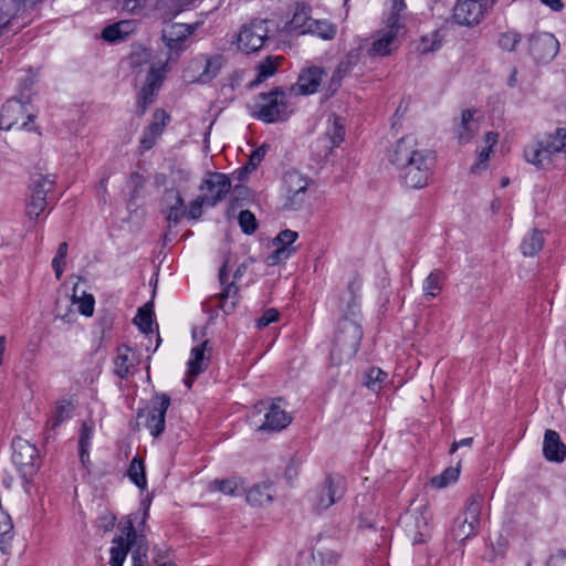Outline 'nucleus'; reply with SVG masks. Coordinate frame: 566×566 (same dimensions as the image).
Instances as JSON below:
<instances>
[{
  "mask_svg": "<svg viewBox=\"0 0 566 566\" xmlns=\"http://www.w3.org/2000/svg\"><path fill=\"white\" fill-rule=\"evenodd\" d=\"M390 161L400 172L402 182L412 189L428 186L436 164L432 151L419 147L412 135L397 140L390 154Z\"/></svg>",
  "mask_w": 566,
  "mask_h": 566,
  "instance_id": "f257e3e1",
  "label": "nucleus"
},
{
  "mask_svg": "<svg viewBox=\"0 0 566 566\" xmlns=\"http://www.w3.org/2000/svg\"><path fill=\"white\" fill-rule=\"evenodd\" d=\"M557 154L566 155V129L557 128L554 133L531 140L523 151L524 159L538 169L553 164Z\"/></svg>",
  "mask_w": 566,
  "mask_h": 566,
  "instance_id": "f03ea898",
  "label": "nucleus"
},
{
  "mask_svg": "<svg viewBox=\"0 0 566 566\" xmlns=\"http://www.w3.org/2000/svg\"><path fill=\"white\" fill-rule=\"evenodd\" d=\"M292 112L286 93L276 87L268 93L259 94L251 114L264 123H275L287 119Z\"/></svg>",
  "mask_w": 566,
  "mask_h": 566,
  "instance_id": "7ed1b4c3",
  "label": "nucleus"
},
{
  "mask_svg": "<svg viewBox=\"0 0 566 566\" xmlns=\"http://www.w3.org/2000/svg\"><path fill=\"white\" fill-rule=\"evenodd\" d=\"M483 502L484 497L479 493L468 499L463 511L455 517L453 523L452 536L454 539L463 542L478 534Z\"/></svg>",
  "mask_w": 566,
  "mask_h": 566,
  "instance_id": "20e7f679",
  "label": "nucleus"
},
{
  "mask_svg": "<svg viewBox=\"0 0 566 566\" xmlns=\"http://www.w3.org/2000/svg\"><path fill=\"white\" fill-rule=\"evenodd\" d=\"M402 25L398 23L397 14L389 15L386 27L377 31L373 36V42L367 50L370 56H386L391 54L400 45L399 33Z\"/></svg>",
  "mask_w": 566,
  "mask_h": 566,
  "instance_id": "39448f33",
  "label": "nucleus"
},
{
  "mask_svg": "<svg viewBox=\"0 0 566 566\" xmlns=\"http://www.w3.org/2000/svg\"><path fill=\"white\" fill-rule=\"evenodd\" d=\"M496 0H458L453 8V20L459 25L474 27L482 22Z\"/></svg>",
  "mask_w": 566,
  "mask_h": 566,
  "instance_id": "423d86ee",
  "label": "nucleus"
},
{
  "mask_svg": "<svg viewBox=\"0 0 566 566\" xmlns=\"http://www.w3.org/2000/svg\"><path fill=\"white\" fill-rule=\"evenodd\" d=\"M346 479L340 474H329L317 488L313 502L316 510H326L340 501L346 493Z\"/></svg>",
  "mask_w": 566,
  "mask_h": 566,
  "instance_id": "0eeeda50",
  "label": "nucleus"
},
{
  "mask_svg": "<svg viewBox=\"0 0 566 566\" xmlns=\"http://www.w3.org/2000/svg\"><path fill=\"white\" fill-rule=\"evenodd\" d=\"M12 461L22 476H32L39 467V451L34 444L22 438L12 441Z\"/></svg>",
  "mask_w": 566,
  "mask_h": 566,
  "instance_id": "6e6552de",
  "label": "nucleus"
},
{
  "mask_svg": "<svg viewBox=\"0 0 566 566\" xmlns=\"http://www.w3.org/2000/svg\"><path fill=\"white\" fill-rule=\"evenodd\" d=\"M33 116L29 114L28 105L19 99H9L2 106L0 113V128L10 130L13 128L30 130L29 124Z\"/></svg>",
  "mask_w": 566,
  "mask_h": 566,
  "instance_id": "1a4fd4ad",
  "label": "nucleus"
},
{
  "mask_svg": "<svg viewBox=\"0 0 566 566\" xmlns=\"http://www.w3.org/2000/svg\"><path fill=\"white\" fill-rule=\"evenodd\" d=\"M201 197L206 200V206L214 207L222 201L231 189L230 178L222 172H208L200 187Z\"/></svg>",
  "mask_w": 566,
  "mask_h": 566,
  "instance_id": "9d476101",
  "label": "nucleus"
},
{
  "mask_svg": "<svg viewBox=\"0 0 566 566\" xmlns=\"http://www.w3.org/2000/svg\"><path fill=\"white\" fill-rule=\"evenodd\" d=\"M269 38V29L265 20H254L242 25L238 34L239 50L251 53L259 51Z\"/></svg>",
  "mask_w": 566,
  "mask_h": 566,
  "instance_id": "9b49d317",
  "label": "nucleus"
},
{
  "mask_svg": "<svg viewBox=\"0 0 566 566\" xmlns=\"http://www.w3.org/2000/svg\"><path fill=\"white\" fill-rule=\"evenodd\" d=\"M54 189V180L49 176L39 175L32 180L30 186V196L27 201V214L31 218H38L46 208V195Z\"/></svg>",
  "mask_w": 566,
  "mask_h": 566,
  "instance_id": "f8f14e48",
  "label": "nucleus"
},
{
  "mask_svg": "<svg viewBox=\"0 0 566 566\" xmlns=\"http://www.w3.org/2000/svg\"><path fill=\"white\" fill-rule=\"evenodd\" d=\"M310 179L298 171H287L284 175V185L286 188V200L284 207L289 210H300L306 199Z\"/></svg>",
  "mask_w": 566,
  "mask_h": 566,
  "instance_id": "ddd939ff",
  "label": "nucleus"
},
{
  "mask_svg": "<svg viewBox=\"0 0 566 566\" xmlns=\"http://www.w3.org/2000/svg\"><path fill=\"white\" fill-rule=\"evenodd\" d=\"M363 333L360 326L350 319H344L339 323L335 336V349L345 352L348 357L355 355L359 348Z\"/></svg>",
  "mask_w": 566,
  "mask_h": 566,
  "instance_id": "4468645a",
  "label": "nucleus"
},
{
  "mask_svg": "<svg viewBox=\"0 0 566 566\" xmlns=\"http://www.w3.org/2000/svg\"><path fill=\"white\" fill-rule=\"evenodd\" d=\"M170 406V397L167 394H156L151 400V406L146 415L145 426L155 438L165 431V417Z\"/></svg>",
  "mask_w": 566,
  "mask_h": 566,
  "instance_id": "2eb2a0df",
  "label": "nucleus"
},
{
  "mask_svg": "<svg viewBox=\"0 0 566 566\" xmlns=\"http://www.w3.org/2000/svg\"><path fill=\"white\" fill-rule=\"evenodd\" d=\"M254 410L261 413L266 410L264 421L258 426L259 431H281L285 429L292 421L289 416L277 403L272 402L269 407L264 401L254 405Z\"/></svg>",
  "mask_w": 566,
  "mask_h": 566,
  "instance_id": "dca6fc26",
  "label": "nucleus"
},
{
  "mask_svg": "<svg viewBox=\"0 0 566 566\" xmlns=\"http://www.w3.org/2000/svg\"><path fill=\"white\" fill-rule=\"evenodd\" d=\"M530 53L537 62H549L553 60L559 50L557 39L547 32L532 34L528 38Z\"/></svg>",
  "mask_w": 566,
  "mask_h": 566,
  "instance_id": "f3484780",
  "label": "nucleus"
},
{
  "mask_svg": "<svg viewBox=\"0 0 566 566\" xmlns=\"http://www.w3.org/2000/svg\"><path fill=\"white\" fill-rule=\"evenodd\" d=\"M137 541V532L132 523V521H127L123 535L115 537L113 539V545L109 549L111 553V566H123L126 556L132 548V546Z\"/></svg>",
  "mask_w": 566,
  "mask_h": 566,
  "instance_id": "a211bd4d",
  "label": "nucleus"
},
{
  "mask_svg": "<svg viewBox=\"0 0 566 566\" xmlns=\"http://www.w3.org/2000/svg\"><path fill=\"white\" fill-rule=\"evenodd\" d=\"M166 72V64H163L160 67L151 66L149 73L146 78V84L142 88L137 102V106L140 115H144L147 106L153 103V96L157 90H159L164 75Z\"/></svg>",
  "mask_w": 566,
  "mask_h": 566,
  "instance_id": "6ab92c4d",
  "label": "nucleus"
},
{
  "mask_svg": "<svg viewBox=\"0 0 566 566\" xmlns=\"http://www.w3.org/2000/svg\"><path fill=\"white\" fill-rule=\"evenodd\" d=\"M224 63V57L221 54L200 55L192 60L191 67L202 69L199 75L193 80L199 83L211 82L220 72Z\"/></svg>",
  "mask_w": 566,
  "mask_h": 566,
  "instance_id": "aec40b11",
  "label": "nucleus"
},
{
  "mask_svg": "<svg viewBox=\"0 0 566 566\" xmlns=\"http://www.w3.org/2000/svg\"><path fill=\"white\" fill-rule=\"evenodd\" d=\"M227 263L219 271L220 284L223 286L222 292L217 296L218 306L227 314L231 313L237 305L240 287L237 281L227 282Z\"/></svg>",
  "mask_w": 566,
  "mask_h": 566,
  "instance_id": "412c9836",
  "label": "nucleus"
},
{
  "mask_svg": "<svg viewBox=\"0 0 566 566\" xmlns=\"http://www.w3.org/2000/svg\"><path fill=\"white\" fill-rule=\"evenodd\" d=\"M543 454L549 462L560 463L566 458V446L560 440L559 433L547 429L544 433Z\"/></svg>",
  "mask_w": 566,
  "mask_h": 566,
  "instance_id": "4be33fe9",
  "label": "nucleus"
},
{
  "mask_svg": "<svg viewBox=\"0 0 566 566\" xmlns=\"http://www.w3.org/2000/svg\"><path fill=\"white\" fill-rule=\"evenodd\" d=\"M208 342H203L200 345L193 347L190 353V359L188 361V371L185 384L188 388L191 387L195 378L208 368L209 357L206 356Z\"/></svg>",
  "mask_w": 566,
  "mask_h": 566,
  "instance_id": "5701e85b",
  "label": "nucleus"
},
{
  "mask_svg": "<svg viewBox=\"0 0 566 566\" xmlns=\"http://www.w3.org/2000/svg\"><path fill=\"white\" fill-rule=\"evenodd\" d=\"M402 523L413 544L422 543L424 537L429 535V521L424 512L420 514H407Z\"/></svg>",
  "mask_w": 566,
  "mask_h": 566,
  "instance_id": "b1692460",
  "label": "nucleus"
},
{
  "mask_svg": "<svg viewBox=\"0 0 566 566\" xmlns=\"http://www.w3.org/2000/svg\"><path fill=\"white\" fill-rule=\"evenodd\" d=\"M138 355L136 352L126 346H119L117 348V356L115 358V374L124 379L134 373L136 365L138 364Z\"/></svg>",
  "mask_w": 566,
  "mask_h": 566,
  "instance_id": "393cba45",
  "label": "nucleus"
},
{
  "mask_svg": "<svg viewBox=\"0 0 566 566\" xmlns=\"http://www.w3.org/2000/svg\"><path fill=\"white\" fill-rule=\"evenodd\" d=\"M193 29L184 23H172L163 30V40L170 51L181 49L182 42L192 33Z\"/></svg>",
  "mask_w": 566,
  "mask_h": 566,
  "instance_id": "a878e982",
  "label": "nucleus"
},
{
  "mask_svg": "<svg viewBox=\"0 0 566 566\" xmlns=\"http://www.w3.org/2000/svg\"><path fill=\"white\" fill-rule=\"evenodd\" d=\"M324 75V70L317 66L303 70L296 83L298 92L304 95L317 92Z\"/></svg>",
  "mask_w": 566,
  "mask_h": 566,
  "instance_id": "bb28decb",
  "label": "nucleus"
},
{
  "mask_svg": "<svg viewBox=\"0 0 566 566\" xmlns=\"http://www.w3.org/2000/svg\"><path fill=\"white\" fill-rule=\"evenodd\" d=\"M164 201L167 207V221L170 224H177L186 214V207L180 192L175 189L166 190Z\"/></svg>",
  "mask_w": 566,
  "mask_h": 566,
  "instance_id": "cd10ccee",
  "label": "nucleus"
},
{
  "mask_svg": "<svg viewBox=\"0 0 566 566\" xmlns=\"http://www.w3.org/2000/svg\"><path fill=\"white\" fill-rule=\"evenodd\" d=\"M273 495V485L270 482H262L247 491V501L253 506H264L272 502Z\"/></svg>",
  "mask_w": 566,
  "mask_h": 566,
  "instance_id": "c85d7f7f",
  "label": "nucleus"
},
{
  "mask_svg": "<svg viewBox=\"0 0 566 566\" xmlns=\"http://www.w3.org/2000/svg\"><path fill=\"white\" fill-rule=\"evenodd\" d=\"M282 62H283V56H281V55L266 56L263 61H261L256 65V69H255L256 76L250 83V86H256V85L263 83L264 81H266L268 78H270L271 76H273L277 71V67L282 64Z\"/></svg>",
  "mask_w": 566,
  "mask_h": 566,
  "instance_id": "c756f323",
  "label": "nucleus"
},
{
  "mask_svg": "<svg viewBox=\"0 0 566 566\" xmlns=\"http://www.w3.org/2000/svg\"><path fill=\"white\" fill-rule=\"evenodd\" d=\"M479 130V124L473 118V112L465 109L461 115V123L458 128V139L460 144H468L472 140L476 132Z\"/></svg>",
  "mask_w": 566,
  "mask_h": 566,
  "instance_id": "7c9ffc66",
  "label": "nucleus"
},
{
  "mask_svg": "<svg viewBox=\"0 0 566 566\" xmlns=\"http://www.w3.org/2000/svg\"><path fill=\"white\" fill-rule=\"evenodd\" d=\"M211 491H219L224 495L238 496L244 491L243 481L240 478H229L224 480H213L210 483Z\"/></svg>",
  "mask_w": 566,
  "mask_h": 566,
  "instance_id": "2f4dec72",
  "label": "nucleus"
},
{
  "mask_svg": "<svg viewBox=\"0 0 566 566\" xmlns=\"http://www.w3.org/2000/svg\"><path fill=\"white\" fill-rule=\"evenodd\" d=\"M325 136L331 143V147H338L345 138V125L343 119L337 115H332L328 118V126Z\"/></svg>",
  "mask_w": 566,
  "mask_h": 566,
  "instance_id": "473e14b6",
  "label": "nucleus"
},
{
  "mask_svg": "<svg viewBox=\"0 0 566 566\" xmlns=\"http://www.w3.org/2000/svg\"><path fill=\"white\" fill-rule=\"evenodd\" d=\"M544 247V235L543 232L534 229L528 234H526L521 243V251L525 256H534L539 251H542Z\"/></svg>",
  "mask_w": 566,
  "mask_h": 566,
  "instance_id": "72a5a7b5",
  "label": "nucleus"
},
{
  "mask_svg": "<svg viewBox=\"0 0 566 566\" xmlns=\"http://www.w3.org/2000/svg\"><path fill=\"white\" fill-rule=\"evenodd\" d=\"M446 276L440 270L432 271L423 281L422 290L426 296L436 297L442 290Z\"/></svg>",
  "mask_w": 566,
  "mask_h": 566,
  "instance_id": "f704fd0d",
  "label": "nucleus"
},
{
  "mask_svg": "<svg viewBox=\"0 0 566 566\" xmlns=\"http://www.w3.org/2000/svg\"><path fill=\"white\" fill-rule=\"evenodd\" d=\"M337 28L326 20H314L310 22L307 33L317 35L324 40H332L336 35Z\"/></svg>",
  "mask_w": 566,
  "mask_h": 566,
  "instance_id": "c9c22d12",
  "label": "nucleus"
},
{
  "mask_svg": "<svg viewBox=\"0 0 566 566\" xmlns=\"http://www.w3.org/2000/svg\"><path fill=\"white\" fill-rule=\"evenodd\" d=\"M127 475L129 480L139 489L145 490L147 488L145 464L142 459L134 458L130 461Z\"/></svg>",
  "mask_w": 566,
  "mask_h": 566,
  "instance_id": "e433bc0d",
  "label": "nucleus"
},
{
  "mask_svg": "<svg viewBox=\"0 0 566 566\" xmlns=\"http://www.w3.org/2000/svg\"><path fill=\"white\" fill-rule=\"evenodd\" d=\"M153 304L147 303L138 310L137 315L134 318V323L145 334L153 332Z\"/></svg>",
  "mask_w": 566,
  "mask_h": 566,
  "instance_id": "4c0bfd02",
  "label": "nucleus"
},
{
  "mask_svg": "<svg viewBox=\"0 0 566 566\" xmlns=\"http://www.w3.org/2000/svg\"><path fill=\"white\" fill-rule=\"evenodd\" d=\"M132 547H134L132 555L133 566H146L148 562V545L146 537L137 534V541Z\"/></svg>",
  "mask_w": 566,
  "mask_h": 566,
  "instance_id": "58836bf2",
  "label": "nucleus"
},
{
  "mask_svg": "<svg viewBox=\"0 0 566 566\" xmlns=\"http://www.w3.org/2000/svg\"><path fill=\"white\" fill-rule=\"evenodd\" d=\"M312 21L313 19L308 15L307 11L305 9H301L293 14L289 22V28L291 31L297 32L300 34H306L310 22Z\"/></svg>",
  "mask_w": 566,
  "mask_h": 566,
  "instance_id": "ea45409f",
  "label": "nucleus"
},
{
  "mask_svg": "<svg viewBox=\"0 0 566 566\" xmlns=\"http://www.w3.org/2000/svg\"><path fill=\"white\" fill-rule=\"evenodd\" d=\"M441 46V40L437 32H432L427 35H422L417 43L416 50L419 54H428L439 50Z\"/></svg>",
  "mask_w": 566,
  "mask_h": 566,
  "instance_id": "a19ab883",
  "label": "nucleus"
},
{
  "mask_svg": "<svg viewBox=\"0 0 566 566\" xmlns=\"http://www.w3.org/2000/svg\"><path fill=\"white\" fill-rule=\"evenodd\" d=\"M352 70L353 62L350 60L340 61L331 77L328 90L333 93L337 91L340 86L342 80L349 74Z\"/></svg>",
  "mask_w": 566,
  "mask_h": 566,
  "instance_id": "79ce46f5",
  "label": "nucleus"
},
{
  "mask_svg": "<svg viewBox=\"0 0 566 566\" xmlns=\"http://www.w3.org/2000/svg\"><path fill=\"white\" fill-rule=\"evenodd\" d=\"M338 554L332 549H318L313 553L310 566H336Z\"/></svg>",
  "mask_w": 566,
  "mask_h": 566,
  "instance_id": "37998d69",
  "label": "nucleus"
},
{
  "mask_svg": "<svg viewBox=\"0 0 566 566\" xmlns=\"http://www.w3.org/2000/svg\"><path fill=\"white\" fill-rule=\"evenodd\" d=\"M460 469L458 467H449L441 474L431 479V485L436 489H443L459 479Z\"/></svg>",
  "mask_w": 566,
  "mask_h": 566,
  "instance_id": "c03bdc74",
  "label": "nucleus"
},
{
  "mask_svg": "<svg viewBox=\"0 0 566 566\" xmlns=\"http://www.w3.org/2000/svg\"><path fill=\"white\" fill-rule=\"evenodd\" d=\"M522 41V35L515 30H509L500 34L497 45L500 49L513 52Z\"/></svg>",
  "mask_w": 566,
  "mask_h": 566,
  "instance_id": "a18cd8bd",
  "label": "nucleus"
},
{
  "mask_svg": "<svg viewBox=\"0 0 566 566\" xmlns=\"http://www.w3.org/2000/svg\"><path fill=\"white\" fill-rule=\"evenodd\" d=\"M153 117L154 122L146 129L149 134L160 136L169 120V115L164 109H156Z\"/></svg>",
  "mask_w": 566,
  "mask_h": 566,
  "instance_id": "49530a36",
  "label": "nucleus"
},
{
  "mask_svg": "<svg viewBox=\"0 0 566 566\" xmlns=\"http://www.w3.org/2000/svg\"><path fill=\"white\" fill-rule=\"evenodd\" d=\"M386 376V373L380 368L373 367L366 374L365 385L370 390L377 391L380 389V384L385 380Z\"/></svg>",
  "mask_w": 566,
  "mask_h": 566,
  "instance_id": "de8ad7c7",
  "label": "nucleus"
},
{
  "mask_svg": "<svg viewBox=\"0 0 566 566\" xmlns=\"http://www.w3.org/2000/svg\"><path fill=\"white\" fill-rule=\"evenodd\" d=\"M73 303L77 304L78 312L84 316H92L94 313L95 300L93 295L85 294L81 297L73 296Z\"/></svg>",
  "mask_w": 566,
  "mask_h": 566,
  "instance_id": "09e8293b",
  "label": "nucleus"
},
{
  "mask_svg": "<svg viewBox=\"0 0 566 566\" xmlns=\"http://www.w3.org/2000/svg\"><path fill=\"white\" fill-rule=\"evenodd\" d=\"M238 220L242 231L247 234H252L258 228L256 219L249 210L241 211Z\"/></svg>",
  "mask_w": 566,
  "mask_h": 566,
  "instance_id": "8fccbe9b",
  "label": "nucleus"
},
{
  "mask_svg": "<svg viewBox=\"0 0 566 566\" xmlns=\"http://www.w3.org/2000/svg\"><path fill=\"white\" fill-rule=\"evenodd\" d=\"M294 249H289L286 247H277L272 253H270L266 258V263L269 266H274L282 261L286 260Z\"/></svg>",
  "mask_w": 566,
  "mask_h": 566,
  "instance_id": "3c124183",
  "label": "nucleus"
},
{
  "mask_svg": "<svg viewBox=\"0 0 566 566\" xmlns=\"http://www.w3.org/2000/svg\"><path fill=\"white\" fill-rule=\"evenodd\" d=\"M70 411L64 405L56 406L54 413L46 423L48 429L53 430L59 427L69 417Z\"/></svg>",
  "mask_w": 566,
  "mask_h": 566,
  "instance_id": "603ef678",
  "label": "nucleus"
},
{
  "mask_svg": "<svg viewBox=\"0 0 566 566\" xmlns=\"http://www.w3.org/2000/svg\"><path fill=\"white\" fill-rule=\"evenodd\" d=\"M297 232L292 230H283L277 237L274 239V244L277 247H286L291 245L297 239Z\"/></svg>",
  "mask_w": 566,
  "mask_h": 566,
  "instance_id": "864d4df0",
  "label": "nucleus"
},
{
  "mask_svg": "<svg viewBox=\"0 0 566 566\" xmlns=\"http://www.w3.org/2000/svg\"><path fill=\"white\" fill-rule=\"evenodd\" d=\"M93 437V427L87 423H83L81 428V434L78 440L80 449H83V453H85V449H88L91 446V440Z\"/></svg>",
  "mask_w": 566,
  "mask_h": 566,
  "instance_id": "5fc2aeb1",
  "label": "nucleus"
},
{
  "mask_svg": "<svg viewBox=\"0 0 566 566\" xmlns=\"http://www.w3.org/2000/svg\"><path fill=\"white\" fill-rule=\"evenodd\" d=\"M279 311L276 308H268L263 315L258 318L256 326L258 328H264L269 326L271 323L276 322L279 318Z\"/></svg>",
  "mask_w": 566,
  "mask_h": 566,
  "instance_id": "6e6d98bb",
  "label": "nucleus"
},
{
  "mask_svg": "<svg viewBox=\"0 0 566 566\" xmlns=\"http://www.w3.org/2000/svg\"><path fill=\"white\" fill-rule=\"evenodd\" d=\"M202 206H206V200L199 196L192 200L189 205L188 217L191 219H198L202 214Z\"/></svg>",
  "mask_w": 566,
  "mask_h": 566,
  "instance_id": "4d7b16f0",
  "label": "nucleus"
},
{
  "mask_svg": "<svg viewBox=\"0 0 566 566\" xmlns=\"http://www.w3.org/2000/svg\"><path fill=\"white\" fill-rule=\"evenodd\" d=\"M103 39L109 42H114L122 38L120 24H113L106 27L102 32Z\"/></svg>",
  "mask_w": 566,
  "mask_h": 566,
  "instance_id": "13d9d810",
  "label": "nucleus"
},
{
  "mask_svg": "<svg viewBox=\"0 0 566 566\" xmlns=\"http://www.w3.org/2000/svg\"><path fill=\"white\" fill-rule=\"evenodd\" d=\"M266 149L264 146L254 150L249 159L248 168L255 169L265 156Z\"/></svg>",
  "mask_w": 566,
  "mask_h": 566,
  "instance_id": "bf43d9fd",
  "label": "nucleus"
},
{
  "mask_svg": "<svg viewBox=\"0 0 566 566\" xmlns=\"http://www.w3.org/2000/svg\"><path fill=\"white\" fill-rule=\"evenodd\" d=\"M491 151L492 150H490V148L486 147L479 151L478 163L471 168L472 172H476L481 168V165H483L482 169L486 167L485 163L489 160Z\"/></svg>",
  "mask_w": 566,
  "mask_h": 566,
  "instance_id": "052dcab7",
  "label": "nucleus"
},
{
  "mask_svg": "<svg viewBox=\"0 0 566 566\" xmlns=\"http://www.w3.org/2000/svg\"><path fill=\"white\" fill-rule=\"evenodd\" d=\"M158 137L159 136L157 135L149 134V130L145 129L143 137L140 139L142 148L145 150L150 149L155 145V142Z\"/></svg>",
  "mask_w": 566,
  "mask_h": 566,
  "instance_id": "680f3d73",
  "label": "nucleus"
},
{
  "mask_svg": "<svg viewBox=\"0 0 566 566\" xmlns=\"http://www.w3.org/2000/svg\"><path fill=\"white\" fill-rule=\"evenodd\" d=\"M64 264H65V258H60V255H57V254L52 260V268L54 269L55 276L57 280H60L63 274Z\"/></svg>",
  "mask_w": 566,
  "mask_h": 566,
  "instance_id": "e2e57ef3",
  "label": "nucleus"
},
{
  "mask_svg": "<svg viewBox=\"0 0 566 566\" xmlns=\"http://www.w3.org/2000/svg\"><path fill=\"white\" fill-rule=\"evenodd\" d=\"M547 566H566V554L557 553L549 557Z\"/></svg>",
  "mask_w": 566,
  "mask_h": 566,
  "instance_id": "0e129e2a",
  "label": "nucleus"
},
{
  "mask_svg": "<svg viewBox=\"0 0 566 566\" xmlns=\"http://www.w3.org/2000/svg\"><path fill=\"white\" fill-rule=\"evenodd\" d=\"M144 57V61H147L148 57H149V53L148 51L146 50H140L139 52H134L132 55H130V63L133 65H137V64H140L142 63V59L139 57Z\"/></svg>",
  "mask_w": 566,
  "mask_h": 566,
  "instance_id": "69168bd1",
  "label": "nucleus"
},
{
  "mask_svg": "<svg viewBox=\"0 0 566 566\" xmlns=\"http://www.w3.org/2000/svg\"><path fill=\"white\" fill-rule=\"evenodd\" d=\"M497 139H499V134L493 133V132L486 133L484 136V142L486 144V148H490V150H492V148L497 144Z\"/></svg>",
  "mask_w": 566,
  "mask_h": 566,
  "instance_id": "338daca9",
  "label": "nucleus"
},
{
  "mask_svg": "<svg viewBox=\"0 0 566 566\" xmlns=\"http://www.w3.org/2000/svg\"><path fill=\"white\" fill-rule=\"evenodd\" d=\"M130 182L134 185L135 187V191H137L139 188H143L144 187V184H145V179L144 177L138 174V172H133L130 175Z\"/></svg>",
  "mask_w": 566,
  "mask_h": 566,
  "instance_id": "774afa93",
  "label": "nucleus"
}]
</instances>
